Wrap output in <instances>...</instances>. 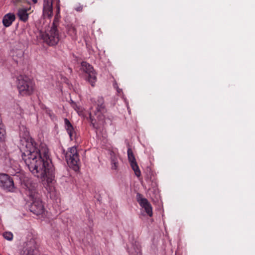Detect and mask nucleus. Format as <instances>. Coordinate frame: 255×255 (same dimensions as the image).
<instances>
[{"label": "nucleus", "mask_w": 255, "mask_h": 255, "mask_svg": "<svg viewBox=\"0 0 255 255\" xmlns=\"http://www.w3.org/2000/svg\"><path fill=\"white\" fill-rule=\"evenodd\" d=\"M25 148L22 158L29 171L35 176L45 181L48 185L55 180L54 168L50 157L49 149L44 144L38 145L34 140L25 133Z\"/></svg>", "instance_id": "nucleus-1"}, {"label": "nucleus", "mask_w": 255, "mask_h": 255, "mask_svg": "<svg viewBox=\"0 0 255 255\" xmlns=\"http://www.w3.org/2000/svg\"><path fill=\"white\" fill-rule=\"evenodd\" d=\"M21 185L25 190V194L32 201L29 206L30 211L37 216L42 215L45 209L39 195L37 192L36 184L31 179L26 177L23 179Z\"/></svg>", "instance_id": "nucleus-2"}, {"label": "nucleus", "mask_w": 255, "mask_h": 255, "mask_svg": "<svg viewBox=\"0 0 255 255\" xmlns=\"http://www.w3.org/2000/svg\"><path fill=\"white\" fill-rule=\"evenodd\" d=\"M55 2L56 13L51 27L60 29L59 22L60 16V0H43V16L44 17L51 18L53 15V3Z\"/></svg>", "instance_id": "nucleus-3"}, {"label": "nucleus", "mask_w": 255, "mask_h": 255, "mask_svg": "<svg viewBox=\"0 0 255 255\" xmlns=\"http://www.w3.org/2000/svg\"><path fill=\"white\" fill-rule=\"evenodd\" d=\"M16 85L19 94L22 96L31 95L34 90L35 84L29 77L19 75L16 77Z\"/></svg>", "instance_id": "nucleus-4"}, {"label": "nucleus", "mask_w": 255, "mask_h": 255, "mask_svg": "<svg viewBox=\"0 0 255 255\" xmlns=\"http://www.w3.org/2000/svg\"><path fill=\"white\" fill-rule=\"evenodd\" d=\"M60 29L51 27L49 31L45 32H40V36L43 41L50 46L56 45L59 41L61 35Z\"/></svg>", "instance_id": "nucleus-5"}, {"label": "nucleus", "mask_w": 255, "mask_h": 255, "mask_svg": "<svg viewBox=\"0 0 255 255\" xmlns=\"http://www.w3.org/2000/svg\"><path fill=\"white\" fill-rule=\"evenodd\" d=\"M65 158L70 167L76 171L79 170L80 159L76 147L69 148L65 154Z\"/></svg>", "instance_id": "nucleus-6"}, {"label": "nucleus", "mask_w": 255, "mask_h": 255, "mask_svg": "<svg viewBox=\"0 0 255 255\" xmlns=\"http://www.w3.org/2000/svg\"><path fill=\"white\" fill-rule=\"evenodd\" d=\"M22 255H40L38 246L35 239L31 238L23 243Z\"/></svg>", "instance_id": "nucleus-7"}, {"label": "nucleus", "mask_w": 255, "mask_h": 255, "mask_svg": "<svg viewBox=\"0 0 255 255\" xmlns=\"http://www.w3.org/2000/svg\"><path fill=\"white\" fill-rule=\"evenodd\" d=\"M81 69L86 74V80L92 87H94L97 81V77L93 67L86 62H82Z\"/></svg>", "instance_id": "nucleus-8"}, {"label": "nucleus", "mask_w": 255, "mask_h": 255, "mask_svg": "<svg viewBox=\"0 0 255 255\" xmlns=\"http://www.w3.org/2000/svg\"><path fill=\"white\" fill-rule=\"evenodd\" d=\"M91 102L94 104L91 109L97 114L98 113L101 114L105 113L106 111L104 100L102 97H98L97 99H91Z\"/></svg>", "instance_id": "nucleus-9"}, {"label": "nucleus", "mask_w": 255, "mask_h": 255, "mask_svg": "<svg viewBox=\"0 0 255 255\" xmlns=\"http://www.w3.org/2000/svg\"><path fill=\"white\" fill-rule=\"evenodd\" d=\"M0 186L8 191H12L14 189L13 181L7 174H0Z\"/></svg>", "instance_id": "nucleus-10"}, {"label": "nucleus", "mask_w": 255, "mask_h": 255, "mask_svg": "<svg viewBox=\"0 0 255 255\" xmlns=\"http://www.w3.org/2000/svg\"><path fill=\"white\" fill-rule=\"evenodd\" d=\"M127 152L128 159L129 160V162L130 163V166L132 170L134 172L135 175L137 177H139L141 175V172L136 161L132 149L130 148H128V149Z\"/></svg>", "instance_id": "nucleus-11"}, {"label": "nucleus", "mask_w": 255, "mask_h": 255, "mask_svg": "<svg viewBox=\"0 0 255 255\" xmlns=\"http://www.w3.org/2000/svg\"><path fill=\"white\" fill-rule=\"evenodd\" d=\"M137 200L140 206L144 208L146 214L150 217L152 216V208L150 203L146 199L142 197L140 194L137 195Z\"/></svg>", "instance_id": "nucleus-12"}, {"label": "nucleus", "mask_w": 255, "mask_h": 255, "mask_svg": "<svg viewBox=\"0 0 255 255\" xmlns=\"http://www.w3.org/2000/svg\"><path fill=\"white\" fill-rule=\"evenodd\" d=\"M64 121L65 128L69 135L70 139L71 140L75 139L76 137V132L74 128L67 119H64Z\"/></svg>", "instance_id": "nucleus-13"}, {"label": "nucleus", "mask_w": 255, "mask_h": 255, "mask_svg": "<svg viewBox=\"0 0 255 255\" xmlns=\"http://www.w3.org/2000/svg\"><path fill=\"white\" fill-rule=\"evenodd\" d=\"M13 60L17 64H21L24 61V52L22 50H18L14 52L13 55Z\"/></svg>", "instance_id": "nucleus-14"}, {"label": "nucleus", "mask_w": 255, "mask_h": 255, "mask_svg": "<svg viewBox=\"0 0 255 255\" xmlns=\"http://www.w3.org/2000/svg\"><path fill=\"white\" fill-rule=\"evenodd\" d=\"M30 10L29 8H19L18 10L17 15L20 20L23 22H26L29 17V13L28 11Z\"/></svg>", "instance_id": "nucleus-15"}, {"label": "nucleus", "mask_w": 255, "mask_h": 255, "mask_svg": "<svg viewBox=\"0 0 255 255\" xmlns=\"http://www.w3.org/2000/svg\"><path fill=\"white\" fill-rule=\"evenodd\" d=\"M15 19V15L12 13L5 14L2 19V23L5 27L9 26Z\"/></svg>", "instance_id": "nucleus-16"}, {"label": "nucleus", "mask_w": 255, "mask_h": 255, "mask_svg": "<svg viewBox=\"0 0 255 255\" xmlns=\"http://www.w3.org/2000/svg\"><path fill=\"white\" fill-rule=\"evenodd\" d=\"M67 34L73 40L77 39V30L76 28L72 24H68L66 27Z\"/></svg>", "instance_id": "nucleus-17"}, {"label": "nucleus", "mask_w": 255, "mask_h": 255, "mask_svg": "<svg viewBox=\"0 0 255 255\" xmlns=\"http://www.w3.org/2000/svg\"><path fill=\"white\" fill-rule=\"evenodd\" d=\"M128 252L130 255H141V247L138 243L135 242L134 244L132 245V248Z\"/></svg>", "instance_id": "nucleus-18"}, {"label": "nucleus", "mask_w": 255, "mask_h": 255, "mask_svg": "<svg viewBox=\"0 0 255 255\" xmlns=\"http://www.w3.org/2000/svg\"><path fill=\"white\" fill-rule=\"evenodd\" d=\"M5 130L3 128V125H0V141H2L4 139L5 137Z\"/></svg>", "instance_id": "nucleus-19"}, {"label": "nucleus", "mask_w": 255, "mask_h": 255, "mask_svg": "<svg viewBox=\"0 0 255 255\" xmlns=\"http://www.w3.org/2000/svg\"><path fill=\"white\" fill-rule=\"evenodd\" d=\"M3 236L4 239L8 241H11L13 239V234L10 232H5L3 233Z\"/></svg>", "instance_id": "nucleus-20"}, {"label": "nucleus", "mask_w": 255, "mask_h": 255, "mask_svg": "<svg viewBox=\"0 0 255 255\" xmlns=\"http://www.w3.org/2000/svg\"><path fill=\"white\" fill-rule=\"evenodd\" d=\"M112 168L114 170H117L118 167V160L116 158H112L111 160Z\"/></svg>", "instance_id": "nucleus-21"}, {"label": "nucleus", "mask_w": 255, "mask_h": 255, "mask_svg": "<svg viewBox=\"0 0 255 255\" xmlns=\"http://www.w3.org/2000/svg\"><path fill=\"white\" fill-rule=\"evenodd\" d=\"M13 1L16 4H23L27 2L26 0H13Z\"/></svg>", "instance_id": "nucleus-22"}, {"label": "nucleus", "mask_w": 255, "mask_h": 255, "mask_svg": "<svg viewBox=\"0 0 255 255\" xmlns=\"http://www.w3.org/2000/svg\"><path fill=\"white\" fill-rule=\"evenodd\" d=\"M75 9L77 11H81L83 9V6L79 5L76 7Z\"/></svg>", "instance_id": "nucleus-23"}, {"label": "nucleus", "mask_w": 255, "mask_h": 255, "mask_svg": "<svg viewBox=\"0 0 255 255\" xmlns=\"http://www.w3.org/2000/svg\"><path fill=\"white\" fill-rule=\"evenodd\" d=\"M90 119H91V124L93 125L94 128H97L95 123H94V120L91 118V113H90Z\"/></svg>", "instance_id": "nucleus-24"}, {"label": "nucleus", "mask_w": 255, "mask_h": 255, "mask_svg": "<svg viewBox=\"0 0 255 255\" xmlns=\"http://www.w3.org/2000/svg\"><path fill=\"white\" fill-rule=\"evenodd\" d=\"M32 1L34 3H36L37 2V0H32Z\"/></svg>", "instance_id": "nucleus-25"}]
</instances>
